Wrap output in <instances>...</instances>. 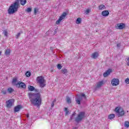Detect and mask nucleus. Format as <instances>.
<instances>
[{"label":"nucleus","mask_w":129,"mask_h":129,"mask_svg":"<svg viewBox=\"0 0 129 129\" xmlns=\"http://www.w3.org/2000/svg\"><path fill=\"white\" fill-rule=\"evenodd\" d=\"M28 96L31 103L35 106L39 107L41 103H42V99L41 98V95L40 93L36 94L29 93Z\"/></svg>","instance_id":"obj_1"},{"label":"nucleus","mask_w":129,"mask_h":129,"mask_svg":"<svg viewBox=\"0 0 129 129\" xmlns=\"http://www.w3.org/2000/svg\"><path fill=\"white\" fill-rule=\"evenodd\" d=\"M20 7V0H16L15 3L12 4L8 9V14L12 15L18 12V10Z\"/></svg>","instance_id":"obj_2"},{"label":"nucleus","mask_w":129,"mask_h":129,"mask_svg":"<svg viewBox=\"0 0 129 129\" xmlns=\"http://www.w3.org/2000/svg\"><path fill=\"white\" fill-rule=\"evenodd\" d=\"M115 111L117 113V115L118 117H120V116H123V115H124V110L120 107H116L115 108Z\"/></svg>","instance_id":"obj_3"},{"label":"nucleus","mask_w":129,"mask_h":129,"mask_svg":"<svg viewBox=\"0 0 129 129\" xmlns=\"http://www.w3.org/2000/svg\"><path fill=\"white\" fill-rule=\"evenodd\" d=\"M85 117V112H80L78 115V116L75 118V121L76 122H80L83 118Z\"/></svg>","instance_id":"obj_4"},{"label":"nucleus","mask_w":129,"mask_h":129,"mask_svg":"<svg viewBox=\"0 0 129 129\" xmlns=\"http://www.w3.org/2000/svg\"><path fill=\"white\" fill-rule=\"evenodd\" d=\"M37 83H39V86L42 88L45 87V79L42 76L38 77L37 78Z\"/></svg>","instance_id":"obj_5"},{"label":"nucleus","mask_w":129,"mask_h":129,"mask_svg":"<svg viewBox=\"0 0 129 129\" xmlns=\"http://www.w3.org/2000/svg\"><path fill=\"white\" fill-rule=\"evenodd\" d=\"M83 98H84L85 99H86L87 98L86 95L84 93H82L81 95L78 96L76 99L77 103L78 104H80V102L82 101Z\"/></svg>","instance_id":"obj_6"},{"label":"nucleus","mask_w":129,"mask_h":129,"mask_svg":"<svg viewBox=\"0 0 129 129\" xmlns=\"http://www.w3.org/2000/svg\"><path fill=\"white\" fill-rule=\"evenodd\" d=\"M14 103H15V99H10L6 101V107L7 108H11L12 106L14 105Z\"/></svg>","instance_id":"obj_7"},{"label":"nucleus","mask_w":129,"mask_h":129,"mask_svg":"<svg viewBox=\"0 0 129 129\" xmlns=\"http://www.w3.org/2000/svg\"><path fill=\"white\" fill-rule=\"evenodd\" d=\"M67 16V13L66 12H63L62 15H60L59 19L56 21V25H59L61 22H62V20H64L65 18Z\"/></svg>","instance_id":"obj_8"},{"label":"nucleus","mask_w":129,"mask_h":129,"mask_svg":"<svg viewBox=\"0 0 129 129\" xmlns=\"http://www.w3.org/2000/svg\"><path fill=\"white\" fill-rule=\"evenodd\" d=\"M16 87L19 88H23V89H26V84L23 82H19L16 85Z\"/></svg>","instance_id":"obj_9"},{"label":"nucleus","mask_w":129,"mask_h":129,"mask_svg":"<svg viewBox=\"0 0 129 129\" xmlns=\"http://www.w3.org/2000/svg\"><path fill=\"white\" fill-rule=\"evenodd\" d=\"M125 28V24L124 23H118L116 25V29L117 30H122Z\"/></svg>","instance_id":"obj_10"},{"label":"nucleus","mask_w":129,"mask_h":129,"mask_svg":"<svg viewBox=\"0 0 129 129\" xmlns=\"http://www.w3.org/2000/svg\"><path fill=\"white\" fill-rule=\"evenodd\" d=\"M111 84L113 86H116L119 84V80L118 79H113L111 81Z\"/></svg>","instance_id":"obj_11"},{"label":"nucleus","mask_w":129,"mask_h":129,"mask_svg":"<svg viewBox=\"0 0 129 129\" xmlns=\"http://www.w3.org/2000/svg\"><path fill=\"white\" fill-rule=\"evenodd\" d=\"M98 56H99V53L97 52H95L91 54V57L92 59H97V58H98Z\"/></svg>","instance_id":"obj_12"},{"label":"nucleus","mask_w":129,"mask_h":129,"mask_svg":"<svg viewBox=\"0 0 129 129\" xmlns=\"http://www.w3.org/2000/svg\"><path fill=\"white\" fill-rule=\"evenodd\" d=\"M22 108H23V106H22L21 105H18L17 106H16L14 108V112H18L20 110H21V109H22Z\"/></svg>","instance_id":"obj_13"},{"label":"nucleus","mask_w":129,"mask_h":129,"mask_svg":"<svg viewBox=\"0 0 129 129\" xmlns=\"http://www.w3.org/2000/svg\"><path fill=\"white\" fill-rule=\"evenodd\" d=\"M111 72V70L109 69L106 72L104 73L103 76L104 77H107L109 74H110V73Z\"/></svg>","instance_id":"obj_14"},{"label":"nucleus","mask_w":129,"mask_h":129,"mask_svg":"<svg viewBox=\"0 0 129 129\" xmlns=\"http://www.w3.org/2000/svg\"><path fill=\"white\" fill-rule=\"evenodd\" d=\"M108 15H109V12L107 10L103 11L102 12V15H103V17H107Z\"/></svg>","instance_id":"obj_15"},{"label":"nucleus","mask_w":129,"mask_h":129,"mask_svg":"<svg viewBox=\"0 0 129 129\" xmlns=\"http://www.w3.org/2000/svg\"><path fill=\"white\" fill-rule=\"evenodd\" d=\"M14 91H15L14 90L13 88H11V87L8 88L7 89V92L8 93H9L10 94H12V93H13V92H14Z\"/></svg>","instance_id":"obj_16"},{"label":"nucleus","mask_w":129,"mask_h":129,"mask_svg":"<svg viewBox=\"0 0 129 129\" xmlns=\"http://www.w3.org/2000/svg\"><path fill=\"white\" fill-rule=\"evenodd\" d=\"M103 84V81H101V82H99L97 84V88H100V87L101 86H102V85Z\"/></svg>","instance_id":"obj_17"},{"label":"nucleus","mask_w":129,"mask_h":129,"mask_svg":"<svg viewBox=\"0 0 129 129\" xmlns=\"http://www.w3.org/2000/svg\"><path fill=\"white\" fill-rule=\"evenodd\" d=\"M28 89L29 91H34V90H36L35 87L33 86H28Z\"/></svg>","instance_id":"obj_18"},{"label":"nucleus","mask_w":129,"mask_h":129,"mask_svg":"<svg viewBox=\"0 0 129 129\" xmlns=\"http://www.w3.org/2000/svg\"><path fill=\"white\" fill-rule=\"evenodd\" d=\"M61 73L62 74H67L68 73V71L66 69H62L61 70Z\"/></svg>","instance_id":"obj_19"},{"label":"nucleus","mask_w":129,"mask_h":129,"mask_svg":"<svg viewBox=\"0 0 129 129\" xmlns=\"http://www.w3.org/2000/svg\"><path fill=\"white\" fill-rule=\"evenodd\" d=\"M115 117V115H114V114H111L109 115L108 118L109 119H113V118H114Z\"/></svg>","instance_id":"obj_20"},{"label":"nucleus","mask_w":129,"mask_h":129,"mask_svg":"<svg viewBox=\"0 0 129 129\" xmlns=\"http://www.w3.org/2000/svg\"><path fill=\"white\" fill-rule=\"evenodd\" d=\"M99 10L100 11L101 10H105V6L103 5H101L99 6Z\"/></svg>","instance_id":"obj_21"},{"label":"nucleus","mask_w":129,"mask_h":129,"mask_svg":"<svg viewBox=\"0 0 129 129\" xmlns=\"http://www.w3.org/2000/svg\"><path fill=\"white\" fill-rule=\"evenodd\" d=\"M27 3V0H20V3L22 6H25Z\"/></svg>","instance_id":"obj_22"},{"label":"nucleus","mask_w":129,"mask_h":129,"mask_svg":"<svg viewBox=\"0 0 129 129\" xmlns=\"http://www.w3.org/2000/svg\"><path fill=\"white\" fill-rule=\"evenodd\" d=\"M5 54L7 56H8V55H10V54H11V50L9 49H6Z\"/></svg>","instance_id":"obj_23"},{"label":"nucleus","mask_w":129,"mask_h":129,"mask_svg":"<svg viewBox=\"0 0 129 129\" xmlns=\"http://www.w3.org/2000/svg\"><path fill=\"white\" fill-rule=\"evenodd\" d=\"M67 102L69 103V104L71 103V98L69 96H67Z\"/></svg>","instance_id":"obj_24"},{"label":"nucleus","mask_w":129,"mask_h":129,"mask_svg":"<svg viewBox=\"0 0 129 129\" xmlns=\"http://www.w3.org/2000/svg\"><path fill=\"white\" fill-rule=\"evenodd\" d=\"M76 24H81V18H79L77 19Z\"/></svg>","instance_id":"obj_25"},{"label":"nucleus","mask_w":129,"mask_h":129,"mask_svg":"<svg viewBox=\"0 0 129 129\" xmlns=\"http://www.w3.org/2000/svg\"><path fill=\"white\" fill-rule=\"evenodd\" d=\"M124 126L125 127H129V121H125L124 122Z\"/></svg>","instance_id":"obj_26"},{"label":"nucleus","mask_w":129,"mask_h":129,"mask_svg":"<svg viewBox=\"0 0 129 129\" xmlns=\"http://www.w3.org/2000/svg\"><path fill=\"white\" fill-rule=\"evenodd\" d=\"M25 75L27 77H30V76H31V72H27L25 74Z\"/></svg>","instance_id":"obj_27"},{"label":"nucleus","mask_w":129,"mask_h":129,"mask_svg":"<svg viewBox=\"0 0 129 129\" xmlns=\"http://www.w3.org/2000/svg\"><path fill=\"white\" fill-rule=\"evenodd\" d=\"M62 66L60 64H57V69H59V70H61V69H62Z\"/></svg>","instance_id":"obj_28"},{"label":"nucleus","mask_w":129,"mask_h":129,"mask_svg":"<svg viewBox=\"0 0 129 129\" xmlns=\"http://www.w3.org/2000/svg\"><path fill=\"white\" fill-rule=\"evenodd\" d=\"M64 111H66V115H68L69 113V111L67 108H64Z\"/></svg>","instance_id":"obj_29"},{"label":"nucleus","mask_w":129,"mask_h":129,"mask_svg":"<svg viewBox=\"0 0 129 129\" xmlns=\"http://www.w3.org/2000/svg\"><path fill=\"white\" fill-rule=\"evenodd\" d=\"M26 11L27 12V13H31V12H32V8H28L26 9Z\"/></svg>","instance_id":"obj_30"},{"label":"nucleus","mask_w":129,"mask_h":129,"mask_svg":"<svg viewBox=\"0 0 129 129\" xmlns=\"http://www.w3.org/2000/svg\"><path fill=\"white\" fill-rule=\"evenodd\" d=\"M7 92H7V91H6V90H2L1 91V93H3V94H4V95H6V94H7Z\"/></svg>","instance_id":"obj_31"},{"label":"nucleus","mask_w":129,"mask_h":129,"mask_svg":"<svg viewBox=\"0 0 129 129\" xmlns=\"http://www.w3.org/2000/svg\"><path fill=\"white\" fill-rule=\"evenodd\" d=\"M39 10L37 8H34V14L37 15V13H38Z\"/></svg>","instance_id":"obj_32"},{"label":"nucleus","mask_w":129,"mask_h":129,"mask_svg":"<svg viewBox=\"0 0 129 129\" xmlns=\"http://www.w3.org/2000/svg\"><path fill=\"white\" fill-rule=\"evenodd\" d=\"M3 34H4V35L6 36V37H8V32L6 30H5L4 32H3Z\"/></svg>","instance_id":"obj_33"},{"label":"nucleus","mask_w":129,"mask_h":129,"mask_svg":"<svg viewBox=\"0 0 129 129\" xmlns=\"http://www.w3.org/2000/svg\"><path fill=\"white\" fill-rule=\"evenodd\" d=\"M17 80H18V79H17V78H14L13 79V81H12V83H16V82H17Z\"/></svg>","instance_id":"obj_34"},{"label":"nucleus","mask_w":129,"mask_h":129,"mask_svg":"<svg viewBox=\"0 0 129 129\" xmlns=\"http://www.w3.org/2000/svg\"><path fill=\"white\" fill-rule=\"evenodd\" d=\"M125 83L126 84H129V79L128 78L125 80Z\"/></svg>","instance_id":"obj_35"},{"label":"nucleus","mask_w":129,"mask_h":129,"mask_svg":"<svg viewBox=\"0 0 129 129\" xmlns=\"http://www.w3.org/2000/svg\"><path fill=\"white\" fill-rule=\"evenodd\" d=\"M20 36H21V32L18 33L16 35V39H19L20 37Z\"/></svg>","instance_id":"obj_36"},{"label":"nucleus","mask_w":129,"mask_h":129,"mask_svg":"<svg viewBox=\"0 0 129 129\" xmlns=\"http://www.w3.org/2000/svg\"><path fill=\"white\" fill-rule=\"evenodd\" d=\"M90 10L89 9H87L86 11H85V14L86 15H88V13H90Z\"/></svg>","instance_id":"obj_37"},{"label":"nucleus","mask_w":129,"mask_h":129,"mask_svg":"<svg viewBox=\"0 0 129 129\" xmlns=\"http://www.w3.org/2000/svg\"><path fill=\"white\" fill-rule=\"evenodd\" d=\"M127 65H128V66H129V57L127 59Z\"/></svg>","instance_id":"obj_38"},{"label":"nucleus","mask_w":129,"mask_h":129,"mask_svg":"<svg viewBox=\"0 0 129 129\" xmlns=\"http://www.w3.org/2000/svg\"><path fill=\"white\" fill-rule=\"evenodd\" d=\"M54 106V102H52V103L51 104V107H53Z\"/></svg>","instance_id":"obj_39"},{"label":"nucleus","mask_w":129,"mask_h":129,"mask_svg":"<svg viewBox=\"0 0 129 129\" xmlns=\"http://www.w3.org/2000/svg\"><path fill=\"white\" fill-rule=\"evenodd\" d=\"M117 47H120V44H117Z\"/></svg>","instance_id":"obj_40"},{"label":"nucleus","mask_w":129,"mask_h":129,"mask_svg":"<svg viewBox=\"0 0 129 129\" xmlns=\"http://www.w3.org/2000/svg\"><path fill=\"white\" fill-rule=\"evenodd\" d=\"M53 47H50V50H51V51H53Z\"/></svg>","instance_id":"obj_41"},{"label":"nucleus","mask_w":129,"mask_h":129,"mask_svg":"<svg viewBox=\"0 0 129 129\" xmlns=\"http://www.w3.org/2000/svg\"><path fill=\"white\" fill-rule=\"evenodd\" d=\"M26 117H27V118H29V114H27V115H26Z\"/></svg>","instance_id":"obj_42"},{"label":"nucleus","mask_w":129,"mask_h":129,"mask_svg":"<svg viewBox=\"0 0 129 129\" xmlns=\"http://www.w3.org/2000/svg\"><path fill=\"white\" fill-rule=\"evenodd\" d=\"M74 115H75V114H72V116H74Z\"/></svg>","instance_id":"obj_43"},{"label":"nucleus","mask_w":129,"mask_h":129,"mask_svg":"<svg viewBox=\"0 0 129 129\" xmlns=\"http://www.w3.org/2000/svg\"><path fill=\"white\" fill-rule=\"evenodd\" d=\"M55 101H56V100H55V99H54V100H53V102H55Z\"/></svg>","instance_id":"obj_44"},{"label":"nucleus","mask_w":129,"mask_h":129,"mask_svg":"<svg viewBox=\"0 0 129 129\" xmlns=\"http://www.w3.org/2000/svg\"><path fill=\"white\" fill-rule=\"evenodd\" d=\"M2 55V51H0V56Z\"/></svg>","instance_id":"obj_45"},{"label":"nucleus","mask_w":129,"mask_h":129,"mask_svg":"<svg viewBox=\"0 0 129 129\" xmlns=\"http://www.w3.org/2000/svg\"><path fill=\"white\" fill-rule=\"evenodd\" d=\"M36 91H37V92H39V91L38 90H36Z\"/></svg>","instance_id":"obj_46"},{"label":"nucleus","mask_w":129,"mask_h":129,"mask_svg":"<svg viewBox=\"0 0 129 129\" xmlns=\"http://www.w3.org/2000/svg\"><path fill=\"white\" fill-rule=\"evenodd\" d=\"M73 129H76V127H74Z\"/></svg>","instance_id":"obj_47"},{"label":"nucleus","mask_w":129,"mask_h":129,"mask_svg":"<svg viewBox=\"0 0 129 129\" xmlns=\"http://www.w3.org/2000/svg\"><path fill=\"white\" fill-rule=\"evenodd\" d=\"M73 119V118H72V117H71V119Z\"/></svg>","instance_id":"obj_48"}]
</instances>
